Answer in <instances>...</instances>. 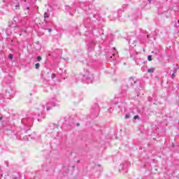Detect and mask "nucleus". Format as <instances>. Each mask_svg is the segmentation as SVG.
I'll return each mask as SVG.
<instances>
[{
    "label": "nucleus",
    "mask_w": 179,
    "mask_h": 179,
    "mask_svg": "<svg viewBox=\"0 0 179 179\" xmlns=\"http://www.w3.org/2000/svg\"><path fill=\"white\" fill-rule=\"evenodd\" d=\"M148 73H153L155 72V69L151 68L148 70Z\"/></svg>",
    "instance_id": "f257e3e1"
},
{
    "label": "nucleus",
    "mask_w": 179,
    "mask_h": 179,
    "mask_svg": "<svg viewBox=\"0 0 179 179\" xmlns=\"http://www.w3.org/2000/svg\"><path fill=\"white\" fill-rule=\"evenodd\" d=\"M48 17H50V14L45 13H44V18L45 19H48Z\"/></svg>",
    "instance_id": "f03ea898"
},
{
    "label": "nucleus",
    "mask_w": 179,
    "mask_h": 179,
    "mask_svg": "<svg viewBox=\"0 0 179 179\" xmlns=\"http://www.w3.org/2000/svg\"><path fill=\"white\" fill-rule=\"evenodd\" d=\"M35 68H36V69H38V68H40V64H38V63L36 64H35Z\"/></svg>",
    "instance_id": "7ed1b4c3"
},
{
    "label": "nucleus",
    "mask_w": 179,
    "mask_h": 179,
    "mask_svg": "<svg viewBox=\"0 0 179 179\" xmlns=\"http://www.w3.org/2000/svg\"><path fill=\"white\" fill-rule=\"evenodd\" d=\"M8 58H9L10 59H13V55L10 54V55H8Z\"/></svg>",
    "instance_id": "20e7f679"
},
{
    "label": "nucleus",
    "mask_w": 179,
    "mask_h": 179,
    "mask_svg": "<svg viewBox=\"0 0 179 179\" xmlns=\"http://www.w3.org/2000/svg\"><path fill=\"white\" fill-rule=\"evenodd\" d=\"M148 61H152V56L151 55H149L148 57Z\"/></svg>",
    "instance_id": "39448f33"
},
{
    "label": "nucleus",
    "mask_w": 179,
    "mask_h": 179,
    "mask_svg": "<svg viewBox=\"0 0 179 179\" xmlns=\"http://www.w3.org/2000/svg\"><path fill=\"white\" fill-rule=\"evenodd\" d=\"M36 59H37V61L40 62V61H41V57L40 56H38L36 57Z\"/></svg>",
    "instance_id": "423d86ee"
},
{
    "label": "nucleus",
    "mask_w": 179,
    "mask_h": 179,
    "mask_svg": "<svg viewBox=\"0 0 179 179\" xmlns=\"http://www.w3.org/2000/svg\"><path fill=\"white\" fill-rule=\"evenodd\" d=\"M134 120H138V119H139V116L138 115H135L134 117Z\"/></svg>",
    "instance_id": "0eeeda50"
},
{
    "label": "nucleus",
    "mask_w": 179,
    "mask_h": 179,
    "mask_svg": "<svg viewBox=\"0 0 179 179\" xmlns=\"http://www.w3.org/2000/svg\"><path fill=\"white\" fill-rule=\"evenodd\" d=\"M20 6L19 5V4H17L16 6H15V9H19V7H20Z\"/></svg>",
    "instance_id": "6e6552de"
},
{
    "label": "nucleus",
    "mask_w": 179,
    "mask_h": 179,
    "mask_svg": "<svg viewBox=\"0 0 179 179\" xmlns=\"http://www.w3.org/2000/svg\"><path fill=\"white\" fill-rule=\"evenodd\" d=\"M172 78H176V72L172 74Z\"/></svg>",
    "instance_id": "1a4fd4ad"
},
{
    "label": "nucleus",
    "mask_w": 179,
    "mask_h": 179,
    "mask_svg": "<svg viewBox=\"0 0 179 179\" xmlns=\"http://www.w3.org/2000/svg\"><path fill=\"white\" fill-rule=\"evenodd\" d=\"M51 110V108H47V110L48 111V110Z\"/></svg>",
    "instance_id": "9d476101"
},
{
    "label": "nucleus",
    "mask_w": 179,
    "mask_h": 179,
    "mask_svg": "<svg viewBox=\"0 0 179 179\" xmlns=\"http://www.w3.org/2000/svg\"><path fill=\"white\" fill-rule=\"evenodd\" d=\"M125 118H126V119H128V118H129V116L126 115V116H125Z\"/></svg>",
    "instance_id": "9b49d317"
},
{
    "label": "nucleus",
    "mask_w": 179,
    "mask_h": 179,
    "mask_svg": "<svg viewBox=\"0 0 179 179\" xmlns=\"http://www.w3.org/2000/svg\"><path fill=\"white\" fill-rule=\"evenodd\" d=\"M2 120V117H0V121Z\"/></svg>",
    "instance_id": "f8f14e48"
},
{
    "label": "nucleus",
    "mask_w": 179,
    "mask_h": 179,
    "mask_svg": "<svg viewBox=\"0 0 179 179\" xmlns=\"http://www.w3.org/2000/svg\"><path fill=\"white\" fill-rule=\"evenodd\" d=\"M48 31H51V29H48Z\"/></svg>",
    "instance_id": "ddd939ff"
},
{
    "label": "nucleus",
    "mask_w": 179,
    "mask_h": 179,
    "mask_svg": "<svg viewBox=\"0 0 179 179\" xmlns=\"http://www.w3.org/2000/svg\"><path fill=\"white\" fill-rule=\"evenodd\" d=\"M178 22H179V20H178Z\"/></svg>",
    "instance_id": "4468645a"
}]
</instances>
